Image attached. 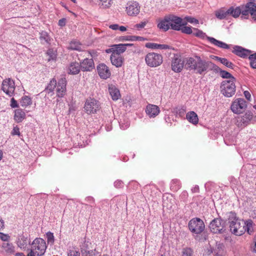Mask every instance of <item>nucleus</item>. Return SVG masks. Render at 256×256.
Returning <instances> with one entry per match:
<instances>
[{
    "label": "nucleus",
    "instance_id": "f257e3e1",
    "mask_svg": "<svg viewBox=\"0 0 256 256\" xmlns=\"http://www.w3.org/2000/svg\"><path fill=\"white\" fill-rule=\"evenodd\" d=\"M213 64L212 62L204 60L198 55H194L193 56L186 58L185 68L204 76L212 70Z\"/></svg>",
    "mask_w": 256,
    "mask_h": 256
},
{
    "label": "nucleus",
    "instance_id": "f03ea898",
    "mask_svg": "<svg viewBox=\"0 0 256 256\" xmlns=\"http://www.w3.org/2000/svg\"><path fill=\"white\" fill-rule=\"evenodd\" d=\"M228 220L230 230L232 233L236 236H241L245 232L244 226L245 224V221L236 218L234 212H230Z\"/></svg>",
    "mask_w": 256,
    "mask_h": 256
},
{
    "label": "nucleus",
    "instance_id": "7ed1b4c3",
    "mask_svg": "<svg viewBox=\"0 0 256 256\" xmlns=\"http://www.w3.org/2000/svg\"><path fill=\"white\" fill-rule=\"evenodd\" d=\"M31 245L30 251L28 254V256H42L44 254L47 246L44 240L36 238Z\"/></svg>",
    "mask_w": 256,
    "mask_h": 256
},
{
    "label": "nucleus",
    "instance_id": "20e7f679",
    "mask_svg": "<svg viewBox=\"0 0 256 256\" xmlns=\"http://www.w3.org/2000/svg\"><path fill=\"white\" fill-rule=\"evenodd\" d=\"M253 6L250 2L244 5H241L236 8L231 6L228 10V13H229L230 16H232L235 18L238 17L240 14H242V18H247L249 14H250V6Z\"/></svg>",
    "mask_w": 256,
    "mask_h": 256
},
{
    "label": "nucleus",
    "instance_id": "39448f33",
    "mask_svg": "<svg viewBox=\"0 0 256 256\" xmlns=\"http://www.w3.org/2000/svg\"><path fill=\"white\" fill-rule=\"evenodd\" d=\"M194 31L192 35L200 38H204L206 37L207 38L208 40L214 45L217 46L218 48H222L224 49H229L230 46L226 44V43L217 40L216 38L206 36V34L202 30L196 28H193Z\"/></svg>",
    "mask_w": 256,
    "mask_h": 256
},
{
    "label": "nucleus",
    "instance_id": "423d86ee",
    "mask_svg": "<svg viewBox=\"0 0 256 256\" xmlns=\"http://www.w3.org/2000/svg\"><path fill=\"white\" fill-rule=\"evenodd\" d=\"M236 80H224L220 86L221 92L226 97L230 98L236 92L235 82Z\"/></svg>",
    "mask_w": 256,
    "mask_h": 256
},
{
    "label": "nucleus",
    "instance_id": "0eeeda50",
    "mask_svg": "<svg viewBox=\"0 0 256 256\" xmlns=\"http://www.w3.org/2000/svg\"><path fill=\"white\" fill-rule=\"evenodd\" d=\"M145 62L148 66L154 68L162 63L163 58L160 54L149 52L145 56Z\"/></svg>",
    "mask_w": 256,
    "mask_h": 256
},
{
    "label": "nucleus",
    "instance_id": "6e6552de",
    "mask_svg": "<svg viewBox=\"0 0 256 256\" xmlns=\"http://www.w3.org/2000/svg\"><path fill=\"white\" fill-rule=\"evenodd\" d=\"M188 226L190 231L196 234H200L205 228L204 222L198 218L192 219L189 222Z\"/></svg>",
    "mask_w": 256,
    "mask_h": 256
},
{
    "label": "nucleus",
    "instance_id": "1a4fd4ad",
    "mask_svg": "<svg viewBox=\"0 0 256 256\" xmlns=\"http://www.w3.org/2000/svg\"><path fill=\"white\" fill-rule=\"evenodd\" d=\"M254 114L251 111H247L244 115L238 116L236 118V124L239 128H244L250 124L254 122L253 121Z\"/></svg>",
    "mask_w": 256,
    "mask_h": 256
},
{
    "label": "nucleus",
    "instance_id": "9d476101",
    "mask_svg": "<svg viewBox=\"0 0 256 256\" xmlns=\"http://www.w3.org/2000/svg\"><path fill=\"white\" fill-rule=\"evenodd\" d=\"M209 228L210 232L214 234H224L226 230L224 222L220 218L214 219L210 224Z\"/></svg>",
    "mask_w": 256,
    "mask_h": 256
},
{
    "label": "nucleus",
    "instance_id": "9b49d317",
    "mask_svg": "<svg viewBox=\"0 0 256 256\" xmlns=\"http://www.w3.org/2000/svg\"><path fill=\"white\" fill-rule=\"evenodd\" d=\"M100 102L94 99L90 98L86 100L84 109L85 112L88 114H94L100 109Z\"/></svg>",
    "mask_w": 256,
    "mask_h": 256
},
{
    "label": "nucleus",
    "instance_id": "f8f14e48",
    "mask_svg": "<svg viewBox=\"0 0 256 256\" xmlns=\"http://www.w3.org/2000/svg\"><path fill=\"white\" fill-rule=\"evenodd\" d=\"M185 64L186 58L182 59L180 55L174 54L171 62L172 70L175 72H180L185 67Z\"/></svg>",
    "mask_w": 256,
    "mask_h": 256
},
{
    "label": "nucleus",
    "instance_id": "ddd939ff",
    "mask_svg": "<svg viewBox=\"0 0 256 256\" xmlns=\"http://www.w3.org/2000/svg\"><path fill=\"white\" fill-rule=\"evenodd\" d=\"M170 28L174 30H180L181 27L186 24V22H183L182 19L174 14H168Z\"/></svg>",
    "mask_w": 256,
    "mask_h": 256
},
{
    "label": "nucleus",
    "instance_id": "4468645a",
    "mask_svg": "<svg viewBox=\"0 0 256 256\" xmlns=\"http://www.w3.org/2000/svg\"><path fill=\"white\" fill-rule=\"evenodd\" d=\"M247 107V102L244 99L238 98L236 99L232 103L230 108L233 112L239 114L242 112Z\"/></svg>",
    "mask_w": 256,
    "mask_h": 256
},
{
    "label": "nucleus",
    "instance_id": "2eb2a0df",
    "mask_svg": "<svg viewBox=\"0 0 256 256\" xmlns=\"http://www.w3.org/2000/svg\"><path fill=\"white\" fill-rule=\"evenodd\" d=\"M15 88L14 81L10 78L6 79L2 82V90L9 96H14Z\"/></svg>",
    "mask_w": 256,
    "mask_h": 256
},
{
    "label": "nucleus",
    "instance_id": "dca6fc26",
    "mask_svg": "<svg viewBox=\"0 0 256 256\" xmlns=\"http://www.w3.org/2000/svg\"><path fill=\"white\" fill-rule=\"evenodd\" d=\"M140 6L138 2L131 1L127 3L126 10L128 16H136L140 13Z\"/></svg>",
    "mask_w": 256,
    "mask_h": 256
},
{
    "label": "nucleus",
    "instance_id": "f3484780",
    "mask_svg": "<svg viewBox=\"0 0 256 256\" xmlns=\"http://www.w3.org/2000/svg\"><path fill=\"white\" fill-rule=\"evenodd\" d=\"M67 80L66 78L62 76L58 79L56 84V96L59 98H63L66 91Z\"/></svg>",
    "mask_w": 256,
    "mask_h": 256
},
{
    "label": "nucleus",
    "instance_id": "a211bd4d",
    "mask_svg": "<svg viewBox=\"0 0 256 256\" xmlns=\"http://www.w3.org/2000/svg\"><path fill=\"white\" fill-rule=\"evenodd\" d=\"M232 52L241 58H246L252 52L241 46H234Z\"/></svg>",
    "mask_w": 256,
    "mask_h": 256
},
{
    "label": "nucleus",
    "instance_id": "6ab92c4d",
    "mask_svg": "<svg viewBox=\"0 0 256 256\" xmlns=\"http://www.w3.org/2000/svg\"><path fill=\"white\" fill-rule=\"evenodd\" d=\"M126 50V48L124 47L122 44H120L112 46L111 48L106 50V52L108 54L112 53V54H118L120 56V54L124 52Z\"/></svg>",
    "mask_w": 256,
    "mask_h": 256
},
{
    "label": "nucleus",
    "instance_id": "aec40b11",
    "mask_svg": "<svg viewBox=\"0 0 256 256\" xmlns=\"http://www.w3.org/2000/svg\"><path fill=\"white\" fill-rule=\"evenodd\" d=\"M216 73H220V74L223 78H229V80H236V78L233 76L230 72L222 70L218 66L214 63L212 70Z\"/></svg>",
    "mask_w": 256,
    "mask_h": 256
},
{
    "label": "nucleus",
    "instance_id": "412c9836",
    "mask_svg": "<svg viewBox=\"0 0 256 256\" xmlns=\"http://www.w3.org/2000/svg\"><path fill=\"white\" fill-rule=\"evenodd\" d=\"M97 70L100 76L103 79H106L110 76V72L108 68L104 64H100L97 66Z\"/></svg>",
    "mask_w": 256,
    "mask_h": 256
},
{
    "label": "nucleus",
    "instance_id": "4be33fe9",
    "mask_svg": "<svg viewBox=\"0 0 256 256\" xmlns=\"http://www.w3.org/2000/svg\"><path fill=\"white\" fill-rule=\"evenodd\" d=\"M81 70L83 72L92 71L94 68V62L92 58H86L80 64Z\"/></svg>",
    "mask_w": 256,
    "mask_h": 256
},
{
    "label": "nucleus",
    "instance_id": "5701e85b",
    "mask_svg": "<svg viewBox=\"0 0 256 256\" xmlns=\"http://www.w3.org/2000/svg\"><path fill=\"white\" fill-rule=\"evenodd\" d=\"M146 112L150 118H155L160 114V110L156 105L148 104L146 107Z\"/></svg>",
    "mask_w": 256,
    "mask_h": 256
},
{
    "label": "nucleus",
    "instance_id": "b1692460",
    "mask_svg": "<svg viewBox=\"0 0 256 256\" xmlns=\"http://www.w3.org/2000/svg\"><path fill=\"white\" fill-rule=\"evenodd\" d=\"M157 27L164 32L168 31L170 28L168 15L165 16L164 18L158 20Z\"/></svg>",
    "mask_w": 256,
    "mask_h": 256
},
{
    "label": "nucleus",
    "instance_id": "393cba45",
    "mask_svg": "<svg viewBox=\"0 0 256 256\" xmlns=\"http://www.w3.org/2000/svg\"><path fill=\"white\" fill-rule=\"evenodd\" d=\"M28 244H30V240L28 239L27 236L20 235L17 240V246L22 250H24L27 248Z\"/></svg>",
    "mask_w": 256,
    "mask_h": 256
},
{
    "label": "nucleus",
    "instance_id": "a878e982",
    "mask_svg": "<svg viewBox=\"0 0 256 256\" xmlns=\"http://www.w3.org/2000/svg\"><path fill=\"white\" fill-rule=\"evenodd\" d=\"M39 39L41 44H50L52 40L48 33L44 30H42L40 32Z\"/></svg>",
    "mask_w": 256,
    "mask_h": 256
},
{
    "label": "nucleus",
    "instance_id": "bb28decb",
    "mask_svg": "<svg viewBox=\"0 0 256 256\" xmlns=\"http://www.w3.org/2000/svg\"><path fill=\"white\" fill-rule=\"evenodd\" d=\"M110 60L112 65L116 68L121 67L124 63V58L118 54H111Z\"/></svg>",
    "mask_w": 256,
    "mask_h": 256
},
{
    "label": "nucleus",
    "instance_id": "cd10ccee",
    "mask_svg": "<svg viewBox=\"0 0 256 256\" xmlns=\"http://www.w3.org/2000/svg\"><path fill=\"white\" fill-rule=\"evenodd\" d=\"M56 84L57 82L56 80L54 78H52L46 87L44 92L48 94L52 95L54 94V89L56 88Z\"/></svg>",
    "mask_w": 256,
    "mask_h": 256
},
{
    "label": "nucleus",
    "instance_id": "c85d7f7f",
    "mask_svg": "<svg viewBox=\"0 0 256 256\" xmlns=\"http://www.w3.org/2000/svg\"><path fill=\"white\" fill-rule=\"evenodd\" d=\"M146 40L144 37L140 36H121L119 38V40L120 41L124 42V41H144Z\"/></svg>",
    "mask_w": 256,
    "mask_h": 256
},
{
    "label": "nucleus",
    "instance_id": "c756f323",
    "mask_svg": "<svg viewBox=\"0 0 256 256\" xmlns=\"http://www.w3.org/2000/svg\"><path fill=\"white\" fill-rule=\"evenodd\" d=\"M81 70L80 65L77 62H72L68 67V74H78Z\"/></svg>",
    "mask_w": 256,
    "mask_h": 256
},
{
    "label": "nucleus",
    "instance_id": "7c9ffc66",
    "mask_svg": "<svg viewBox=\"0 0 256 256\" xmlns=\"http://www.w3.org/2000/svg\"><path fill=\"white\" fill-rule=\"evenodd\" d=\"M146 47L151 49H160V50H167L169 49L170 46L168 44H158L153 42H148L146 44Z\"/></svg>",
    "mask_w": 256,
    "mask_h": 256
},
{
    "label": "nucleus",
    "instance_id": "2f4dec72",
    "mask_svg": "<svg viewBox=\"0 0 256 256\" xmlns=\"http://www.w3.org/2000/svg\"><path fill=\"white\" fill-rule=\"evenodd\" d=\"M109 92L112 96V99L114 100H117L120 97V92L116 87L112 86L109 87L108 88Z\"/></svg>",
    "mask_w": 256,
    "mask_h": 256
},
{
    "label": "nucleus",
    "instance_id": "473e14b6",
    "mask_svg": "<svg viewBox=\"0 0 256 256\" xmlns=\"http://www.w3.org/2000/svg\"><path fill=\"white\" fill-rule=\"evenodd\" d=\"M186 118L190 122L194 124H196L198 122V115L193 111L188 112L186 115Z\"/></svg>",
    "mask_w": 256,
    "mask_h": 256
},
{
    "label": "nucleus",
    "instance_id": "72a5a7b5",
    "mask_svg": "<svg viewBox=\"0 0 256 256\" xmlns=\"http://www.w3.org/2000/svg\"><path fill=\"white\" fill-rule=\"evenodd\" d=\"M20 104L22 107H27L32 104V98L28 96H24L20 100Z\"/></svg>",
    "mask_w": 256,
    "mask_h": 256
},
{
    "label": "nucleus",
    "instance_id": "f704fd0d",
    "mask_svg": "<svg viewBox=\"0 0 256 256\" xmlns=\"http://www.w3.org/2000/svg\"><path fill=\"white\" fill-rule=\"evenodd\" d=\"M214 58L215 60H218L220 63L226 66L231 69L234 68V64H233L232 62L228 60L226 58H220L217 56H214Z\"/></svg>",
    "mask_w": 256,
    "mask_h": 256
},
{
    "label": "nucleus",
    "instance_id": "c9c22d12",
    "mask_svg": "<svg viewBox=\"0 0 256 256\" xmlns=\"http://www.w3.org/2000/svg\"><path fill=\"white\" fill-rule=\"evenodd\" d=\"M216 16L219 20H223L227 18L229 16V13H228V10L221 8L216 10L215 12Z\"/></svg>",
    "mask_w": 256,
    "mask_h": 256
},
{
    "label": "nucleus",
    "instance_id": "e433bc0d",
    "mask_svg": "<svg viewBox=\"0 0 256 256\" xmlns=\"http://www.w3.org/2000/svg\"><path fill=\"white\" fill-rule=\"evenodd\" d=\"M81 252L84 256H98L100 253L96 250H88L84 248H81Z\"/></svg>",
    "mask_w": 256,
    "mask_h": 256
},
{
    "label": "nucleus",
    "instance_id": "4c0bfd02",
    "mask_svg": "<svg viewBox=\"0 0 256 256\" xmlns=\"http://www.w3.org/2000/svg\"><path fill=\"white\" fill-rule=\"evenodd\" d=\"M2 247L7 253L12 254L14 252V246L12 244L4 242L2 244Z\"/></svg>",
    "mask_w": 256,
    "mask_h": 256
},
{
    "label": "nucleus",
    "instance_id": "58836bf2",
    "mask_svg": "<svg viewBox=\"0 0 256 256\" xmlns=\"http://www.w3.org/2000/svg\"><path fill=\"white\" fill-rule=\"evenodd\" d=\"M46 54L48 56V61L55 60H56L57 56L56 50L50 48L47 50Z\"/></svg>",
    "mask_w": 256,
    "mask_h": 256
},
{
    "label": "nucleus",
    "instance_id": "ea45409f",
    "mask_svg": "<svg viewBox=\"0 0 256 256\" xmlns=\"http://www.w3.org/2000/svg\"><path fill=\"white\" fill-rule=\"evenodd\" d=\"M244 228L245 229V232H247L248 234H251L253 231L252 229V220H249L245 222V224Z\"/></svg>",
    "mask_w": 256,
    "mask_h": 256
},
{
    "label": "nucleus",
    "instance_id": "a19ab883",
    "mask_svg": "<svg viewBox=\"0 0 256 256\" xmlns=\"http://www.w3.org/2000/svg\"><path fill=\"white\" fill-rule=\"evenodd\" d=\"M180 182L179 180L174 179L172 180L170 184V188L174 191H177L180 188Z\"/></svg>",
    "mask_w": 256,
    "mask_h": 256
},
{
    "label": "nucleus",
    "instance_id": "79ce46f5",
    "mask_svg": "<svg viewBox=\"0 0 256 256\" xmlns=\"http://www.w3.org/2000/svg\"><path fill=\"white\" fill-rule=\"evenodd\" d=\"M252 5H254L252 6H250V14L252 16V20L254 21H256V4L254 2L250 1Z\"/></svg>",
    "mask_w": 256,
    "mask_h": 256
},
{
    "label": "nucleus",
    "instance_id": "37998d69",
    "mask_svg": "<svg viewBox=\"0 0 256 256\" xmlns=\"http://www.w3.org/2000/svg\"><path fill=\"white\" fill-rule=\"evenodd\" d=\"M25 118V112L20 108H17V122H21Z\"/></svg>",
    "mask_w": 256,
    "mask_h": 256
},
{
    "label": "nucleus",
    "instance_id": "c03bdc74",
    "mask_svg": "<svg viewBox=\"0 0 256 256\" xmlns=\"http://www.w3.org/2000/svg\"><path fill=\"white\" fill-rule=\"evenodd\" d=\"M81 44L78 42L72 41L70 44L69 48L72 50H80Z\"/></svg>",
    "mask_w": 256,
    "mask_h": 256
},
{
    "label": "nucleus",
    "instance_id": "a18cd8bd",
    "mask_svg": "<svg viewBox=\"0 0 256 256\" xmlns=\"http://www.w3.org/2000/svg\"><path fill=\"white\" fill-rule=\"evenodd\" d=\"M181 32L186 34H190L193 33V28H192L191 26H183L181 27V29L180 30Z\"/></svg>",
    "mask_w": 256,
    "mask_h": 256
},
{
    "label": "nucleus",
    "instance_id": "49530a36",
    "mask_svg": "<svg viewBox=\"0 0 256 256\" xmlns=\"http://www.w3.org/2000/svg\"><path fill=\"white\" fill-rule=\"evenodd\" d=\"M193 250L190 248H186L182 249V256H192Z\"/></svg>",
    "mask_w": 256,
    "mask_h": 256
},
{
    "label": "nucleus",
    "instance_id": "de8ad7c7",
    "mask_svg": "<svg viewBox=\"0 0 256 256\" xmlns=\"http://www.w3.org/2000/svg\"><path fill=\"white\" fill-rule=\"evenodd\" d=\"M46 236L47 238V242L48 244H53L54 242V234L50 232L46 233Z\"/></svg>",
    "mask_w": 256,
    "mask_h": 256
},
{
    "label": "nucleus",
    "instance_id": "09e8293b",
    "mask_svg": "<svg viewBox=\"0 0 256 256\" xmlns=\"http://www.w3.org/2000/svg\"><path fill=\"white\" fill-rule=\"evenodd\" d=\"M100 4L104 8H109L112 3V0H100Z\"/></svg>",
    "mask_w": 256,
    "mask_h": 256
},
{
    "label": "nucleus",
    "instance_id": "8fccbe9b",
    "mask_svg": "<svg viewBox=\"0 0 256 256\" xmlns=\"http://www.w3.org/2000/svg\"><path fill=\"white\" fill-rule=\"evenodd\" d=\"M186 112V108L184 106H182L180 108H176V112L177 115L179 116L180 117H182L185 114V112Z\"/></svg>",
    "mask_w": 256,
    "mask_h": 256
},
{
    "label": "nucleus",
    "instance_id": "3c124183",
    "mask_svg": "<svg viewBox=\"0 0 256 256\" xmlns=\"http://www.w3.org/2000/svg\"><path fill=\"white\" fill-rule=\"evenodd\" d=\"M147 23H148V21L142 22L140 24H136L134 26V28H136L138 30H140L146 26Z\"/></svg>",
    "mask_w": 256,
    "mask_h": 256
},
{
    "label": "nucleus",
    "instance_id": "603ef678",
    "mask_svg": "<svg viewBox=\"0 0 256 256\" xmlns=\"http://www.w3.org/2000/svg\"><path fill=\"white\" fill-rule=\"evenodd\" d=\"M114 186L116 188H120L124 187V182L122 180H118L114 182Z\"/></svg>",
    "mask_w": 256,
    "mask_h": 256
},
{
    "label": "nucleus",
    "instance_id": "864d4df0",
    "mask_svg": "<svg viewBox=\"0 0 256 256\" xmlns=\"http://www.w3.org/2000/svg\"><path fill=\"white\" fill-rule=\"evenodd\" d=\"M85 200L88 202L91 206H94L95 204L94 199L92 196H88L85 198Z\"/></svg>",
    "mask_w": 256,
    "mask_h": 256
},
{
    "label": "nucleus",
    "instance_id": "5fc2aeb1",
    "mask_svg": "<svg viewBox=\"0 0 256 256\" xmlns=\"http://www.w3.org/2000/svg\"><path fill=\"white\" fill-rule=\"evenodd\" d=\"M186 19L188 22L191 24H198L199 23V22L197 19L191 16H186Z\"/></svg>",
    "mask_w": 256,
    "mask_h": 256
},
{
    "label": "nucleus",
    "instance_id": "6e6d98bb",
    "mask_svg": "<svg viewBox=\"0 0 256 256\" xmlns=\"http://www.w3.org/2000/svg\"><path fill=\"white\" fill-rule=\"evenodd\" d=\"M10 236L8 234H4L2 232H0V239L4 242H8Z\"/></svg>",
    "mask_w": 256,
    "mask_h": 256
},
{
    "label": "nucleus",
    "instance_id": "4d7b16f0",
    "mask_svg": "<svg viewBox=\"0 0 256 256\" xmlns=\"http://www.w3.org/2000/svg\"><path fill=\"white\" fill-rule=\"evenodd\" d=\"M68 256H80V253L76 250H70L68 254Z\"/></svg>",
    "mask_w": 256,
    "mask_h": 256
},
{
    "label": "nucleus",
    "instance_id": "13d9d810",
    "mask_svg": "<svg viewBox=\"0 0 256 256\" xmlns=\"http://www.w3.org/2000/svg\"><path fill=\"white\" fill-rule=\"evenodd\" d=\"M66 18H62L58 20V24L61 27H63L66 26Z\"/></svg>",
    "mask_w": 256,
    "mask_h": 256
},
{
    "label": "nucleus",
    "instance_id": "bf43d9fd",
    "mask_svg": "<svg viewBox=\"0 0 256 256\" xmlns=\"http://www.w3.org/2000/svg\"><path fill=\"white\" fill-rule=\"evenodd\" d=\"M244 94L245 98L248 100L250 101L251 94H250V92L248 90H246L244 92Z\"/></svg>",
    "mask_w": 256,
    "mask_h": 256
},
{
    "label": "nucleus",
    "instance_id": "052dcab7",
    "mask_svg": "<svg viewBox=\"0 0 256 256\" xmlns=\"http://www.w3.org/2000/svg\"><path fill=\"white\" fill-rule=\"evenodd\" d=\"M248 56L250 61L256 60V53L253 54H250Z\"/></svg>",
    "mask_w": 256,
    "mask_h": 256
},
{
    "label": "nucleus",
    "instance_id": "680f3d73",
    "mask_svg": "<svg viewBox=\"0 0 256 256\" xmlns=\"http://www.w3.org/2000/svg\"><path fill=\"white\" fill-rule=\"evenodd\" d=\"M119 25L118 24H112L109 26V28L112 30H118Z\"/></svg>",
    "mask_w": 256,
    "mask_h": 256
},
{
    "label": "nucleus",
    "instance_id": "e2e57ef3",
    "mask_svg": "<svg viewBox=\"0 0 256 256\" xmlns=\"http://www.w3.org/2000/svg\"><path fill=\"white\" fill-rule=\"evenodd\" d=\"M191 190L192 192L195 193V192H199V186L198 185H196L194 186L192 189Z\"/></svg>",
    "mask_w": 256,
    "mask_h": 256
},
{
    "label": "nucleus",
    "instance_id": "0e129e2a",
    "mask_svg": "<svg viewBox=\"0 0 256 256\" xmlns=\"http://www.w3.org/2000/svg\"><path fill=\"white\" fill-rule=\"evenodd\" d=\"M10 106L13 108H16V100H15L14 98L11 99Z\"/></svg>",
    "mask_w": 256,
    "mask_h": 256
},
{
    "label": "nucleus",
    "instance_id": "69168bd1",
    "mask_svg": "<svg viewBox=\"0 0 256 256\" xmlns=\"http://www.w3.org/2000/svg\"><path fill=\"white\" fill-rule=\"evenodd\" d=\"M81 248H84L86 249H87L88 250H89V248H88V242H86L85 241L84 243V244H82V246Z\"/></svg>",
    "mask_w": 256,
    "mask_h": 256
},
{
    "label": "nucleus",
    "instance_id": "338daca9",
    "mask_svg": "<svg viewBox=\"0 0 256 256\" xmlns=\"http://www.w3.org/2000/svg\"><path fill=\"white\" fill-rule=\"evenodd\" d=\"M4 228V221L0 216V230Z\"/></svg>",
    "mask_w": 256,
    "mask_h": 256
},
{
    "label": "nucleus",
    "instance_id": "774afa93",
    "mask_svg": "<svg viewBox=\"0 0 256 256\" xmlns=\"http://www.w3.org/2000/svg\"><path fill=\"white\" fill-rule=\"evenodd\" d=\"M250 66L252 68L256 69V60L250 61Z\"/></svg>",
    "mask_w": 256,
    "mask_h": 256
}]
</instances>
